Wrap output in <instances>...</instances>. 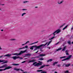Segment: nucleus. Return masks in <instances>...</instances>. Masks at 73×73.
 <instances>
[{"label":"nucleus","mask_w":73,"mask_h":73,"mask_svg":"<svg viewBox=\"0 0 73 73\" xmlns=\"http://www.w3.org/2000/svg\"><path fill=\"white\" fill-rule=\"evenodd\" d=\"M52 40H51L49 41L48 42H47L45 44H42L40 45L39 46H40L39 48H37V49H40V51L42 52L43 51L42 50V46H46V45H47V46H48L49 44H50V43L52 42Z\"/></svg>","instance_id":"nucleus-1"},{"label":"nucleus","mask_w":73,"mask_h":73,"mask_svg":"<svg viewBox=\"0 0 73 73\" xmlns=\"http://www.w3.org/2000/svg\"><path fill=\"white\" fill-rule=\"evenodd\" d=\"M5 68L4 69H0V72L1 71H3V70H7V69H9L12 68V67L11 66H8L7 67V64H5L1 66H0V68Z\"/></svg>","instance_id":"nucleus-2"},{"label":"nucleus","mask_w":73,"mask_h":73,"mask_svg":"<svg viewBox=\"0 0 73 73\" xmlns=\"http://www.w3.org/2000/svg\"><path fill=\"white\" fill-rule=\"evenodd\" d=\"M38 62L40 63H37V62H35L33 64V65H34V66H40V65H42V62H41L40 61H39Z\"/></svg>","instance_id":"nucleus-3"},{"label":"nucleus","mask_w":73,"mask_h":73,"mask_svg":"<svg viewBox=\"0 0 73 73\" xmlns=\"http://www.w3.org/2000/svg\"><path fill=\"white\" fill-rule=\"evenodd\" d=\"M27 50H25L24 51L23 50H21V52H20L19 53H16L15 54H13V55H15V56H20L22 54V53H25V52H26Z\"/></svg>","instance_id":"nucleus-4"},{"label":"nucleus","mask_w":73,"mask_h":73,"mask_svg":"<svg viewBox=\"0 0 73 73\" xmlns=\"http://www.w3.org/2000/svg\"><path fill=\"white\" fill-rule=\"evenodd\" d=\"M61 32V29H59L57 30L56 31L54 32L53 33V36H55V35L56 34H58V33H59Z\"/></svg>","instance_id":"nucleus-5"},{"label":"nucleus","mask_w":73,"mask_h":73,"mask_svg":"<svg viewBox=\"0 0 73 73\" xmlns=\"http://www.w3.org/2000/svg\"><path fill=\"white\" fill-rule=\"evenodd\" d=\"M34 47H35V49L34 50H37V48H39L40 46H37L36 45L33 46H32L30 48V49H32V50H33V48H34Z\"/></svg>","instance_id":"nucleus-6"},{"label":"nucleus","mask_w":73,"mask_h":73,"mask_svg":"<svg viewBox=\"0 0 73 73\" xmlns=\"http://www.w3.org/2000/svg\"><path fill=\"white\" fill-rule=\"evenodd\" d=\"M72 56V55H70L68 56V57H67V58L66 59H64L62 60V61H66V60H69V59H70V58Z\"/></svg>","instance_id":"nucleus-7"},{"label":"nucleus","mask_w":73,"mask_h":73,"mask_svg":"<svg viewBox=\"0 0 73 73\" xmlns=\"http://www.w3.org/2000/svg\"><path fill=\"white\" fill-rule=\"evenodd\" d=\"M11 58H13V60H15L16 59H17V58H19V56H15L11 57Z\"/></svg>","instance_id":"nucleus-8"},{"label":"nucleus","mask_w":73,"mask_h":73,"mask_svg":"<svg viewBox=\"0 0 73 73\" xmlns=\"http://www.w3.org/2000/svg\"><path fill=\"white\" fill-rule=\"evenodd\" d=\"M3 62V64H5V63H7V62H8L6 61L5 60H0V63L1 62Z\"/></svg>","instance_id":"nucleus-9"},{"label":"nucleus","mask_w":73,"mask_h":73,"mask_svg":"<svg viewBox=\"0 0 73 73\" xmlns=\"http://www.w3.org/2000/svg\"><path fill=\"white\" fill-rule=\"evenodd\" d=\"M63 2H64V1L62 0L60 1V2H58V4L59 5L61 4H62L63 3Z\"/></svg>","instance_id":"nucleus-10"},{"label":"nucleus","mask_w":73,"mask_h":73,"mask_svg":"<svg viewBox=\"0 0 73 73\" xmlns=\"http://www.w3.org/2000/svg\"><path fill=\"white\" fill-rule=\"evenodd\" d=\"M14 70H16V71H19V70H20L21 71H22V72H24V70H21V69H17L16 68H14Z\"/></svg>","instance_id":"nucleus-11"},{"label":"nucleus","mask_w":73,"mask_h":73,"mask_svg":"<svg viewBox=\"0 0 73 73\" xmlns=\"http://www.w3.org/2000/svg\"><path fill=\"white\" fill-rule=\"evenodd\" d=\"M45 66H46V65H44L43 66H40V67L39 68V69H42V68H44V67H45Z\"/></svg>","instance_id":"nucleus-12"},{"label":"nucleus","mask_w":73,"mask_h":73,"mask_svg":"<svg viewBox=\"0 0 73 73\" xmlns=\"http://www.w3.org/2000/svg\"><path fill=\"white\" fill-rule=\"evenodd\" d=\"M66 47H67V46H65L63 47L62 49V51H64L66 49Z\"/></svg>","instance_id":"nucleus-13"},{"label":"nucleus","mask_w":73,"mask_h":73,"mask_svg":"<svg viewBox=\"0 0 73 73\" xmlns=\"http://www.w3.org/2000/svg\"><path fill=\"white\" fill-rule=\"evenodd\" d=\"M11 54H7L4 56V57H10V56H11Z\"/></svg>","instance_id":"nucleus-14"},{"label":"nucleus","mask_w":73,"mask_h":73,"mask_svg":"<svg viewBox=\"0 0 73 73\" xmlns=\"http://www.w3.org/2000/svg\"><path fill=\"white\" fill-rule=\"evenodd\" d=\"M35 61H36V60H30L29 62H35Z\"/></svg>","instance_id":"nucleus-15"},{"label":"nucleus","mask_w":73,"mask_h":73,"mask_svg":"<svg viewBox=\"0 0 73 73\" xmlns=\"http://www.w3.org/2000/svg\"><path fill=\"white\" fill-rule=\"evenodd\" d=\"M68 27V25H67L66 26L64 27L62 29L63 30H65V29H66Z\"/></svg>","instance_id":"nucleus-16"},{"label":"nucleus","mask_w":73,"mask_h":73,"mask_svg":"<svg viewBox=\"0 0 73 73\" xmlns=\"http://www.w3.org/2000/svg\"><path fill=\"white\" fill-rule=\"evenodd\" d=\"M45 56V54H41L39 55V56H40V57H42V56Z\"/></svg>","instance_id":"nucleus-17"},{"label":"nucleus","mask_w":73,"mask_h":73,"mask_svg":"<svg viewBox=\"0 0 73 73\" xmlns=\"http://www.w3.org/2000/svg\"><path fill=\"white\" fill-rule=\"evenodd\" d=\"M65 25V23L63 24L62 25L60 26V28H61V27H64V25Z\"/></svg>","instance_id":"nucleus-18"},{"label":"nucleus","mask_w":73,"mask_h":73,"mask_svg":"<svg viewBox=\"0 0 73 73\" xmlns=\"http://www.w3.org/2000/svg\"><path fill=\"white\" fill-rule=\"evenodd\" d=\"M31 54H25V56H31Z\"/></svg>","instance_id":"nucleus-19"},{"label":"nucleus","mask_w":73,"mask_h":73,"mask_svg":"<svg viewBox=\"0 0 73 73\" xmlns=\"http://www.w3.org/2000/svg\"><path fill=\"white\" fill-rule=\"evenodd\" d=\"M58 62H54L53 64V65L54 66L56 64H57Z\"/></svg>","instance_id":"nucleus-20"},{"label":"nucleus","mask_w":73,"mask_h":73,"mask_svg":"<svg viewBox=\"0 0 73 73\" xmlns=\"http://www.w3.org/2000/svg\"><path fill=\"white\" fill-rule=\"evenodd\" d=\"M26 14H27V13H22V17L24 16V15H26Z\"/></svg>","instance_id":"nucleus-21"},{"label":"nucleus","mask_w":73,"mask_h":73,"mask_svg":"<svg viewBox=\"0 0 73 73\" xmlns=\"http://www.w3.org/2000/svg\"><path fill=\"white\" fill-rule=\"evenodd\" d=\"M61 49H62L61 48H58V49H56V51H59V50H60Z\"/></svg>","instance_id":"nucleus-22"},{"label":"nucleus","mask_w":73,"mask_h":73,"mask_svg":"<svg viewBox=\"0 0 73 73\" xmlns=\"http://www.w3.org/2000/svg\"><path fill=\"white\" fill-rule=\"evenodd\" d=\"M12 65H15V66H18L19 65V64H13Z\"/></svg>","instance_id":"nucleus-23"},{"label":"nucleus","mask_w":73,"mask_h":73,"mask_svg":"<svg viewBox=\"0 0 73 73\" xmlns=\"http://www.w3.org/2000/svg\"><path fill=\"white\" fill-rule=\"evenodd\" d=\"M28 42H29V41H27L25 44H22V45L23 46V45H25V44H27V43H28Z\"/></svg>","instance_id":"nucleus-24"},{"label":"nucleus","mask_w":73,"mask_h":73,"mask_svg":"<svg viewBox=\"0 0 73 73\" xmlns=\"http://www.w3.org/2000/svg\"><path fill=\"white\" fill-rule=\"evenodd\" d=\"M70 64H68L66 65L65 66L66 67H68V66H70Z\"/></svg>","instance_id":"nucleus-25"},{"label":"nucleus","mask_w":73,"mask_h":73,"mask_svg":"<svg viewBox=\"0 0 73 73\" xmlns=\"http://www.w3.org/2000/svg\"><path fill=\"white\" fill-rule=\"evenodd\" d=\"M60 41H64V39H63V38H61L60 39Z\"/></svg>","instance_id":"nucleus-26"},{"label":"nucleus","mask_w":73,"mask_h":73,"mask_svg":"<svg viewBox=\"0 0 73 73\" xmlns=\"http://www.w3.org/2000/svg\"><path fill=\"white\" fill-rule=\"evenodd\" d=\"M38 42V41H37V42H34V43L31 44H30V45H32V44H36V43H37Z\"/></svg>","instance_id":"nucleus-27"},{"label":"nucleus","mask_w":73,"mask_h":73,"mask_svg":"<svg viewBox=\"0 0 73 73\" xmlns=\"http://www.w3.org/2000/svg\"><path fill=\"white\" fill-rule=\"evenodd\" d=\"M42 70H37V72H41V71H42Z\"/></svg>","instance_id":"nucleus-28"},{"label":"nucleus","mask_w":73,"mask_h":73,"mask_svg":"<svg viewBox=\"0 0 73 73\" xmlns=\"http://www.w3.org/2000/svg\"><path fill=\"white\" fill-rule=\"evenodd\" d=\"M29 2V1H24L23 2V3H28Z\"/></svg>","instance_id":"nucleus-29"},{"label":"nucleus","mask_w":73,"mask_h":73,"mask_svg":"<svg viewBox=\"0 0 73 73\" xmlns=\"http://www.w3.org/2000/svg\"><path fill=\"white\" fill-rule=\"evenodd\" d=\"M57 66H58V67H61V64H59L57 65Z\"/></svg>","instance_id":"nucleus-30"},{"label":"nucleus","mask_w":73,"mask_h":73,"mask_svg":"<svg viewBox=\"0 0 73 73\" xmlns=\"http://www.w3.org/2000/svg\"><path fill=\"white\" fill-rule=\"evenodd\" d=\"M64 73H69V71L66 70V71H65L64 72Z\"/></svg>","instance_id":"nucleus-31"},{"label":"nucleus","mask_w":73,"mask_h":73,"mask_svg":"<svg viewBox=\"0 0 73 73\" xmlns=\"http://www.w3.org/2000/svg\"><path fill=\"white\" fill-rule=\"evenodd\" d=\"M10 40L11 41H14L16 40V39H10Z\"/></svg>","instance_id":"nucleus-32"},{"label":"nucleus","mask_w":73,"mask_h":73,"mask_svg":"<svg viewBox=\"0 0 73 73\" xmlns=\"http://www.w3.org/2000/svg\"><path fill=\"white\" fill-rule=\"evenodd\" d=\"M22 11H27V9H22Z\"/></svg>","instance_id":"nucleus-33"},{"label":"nucleus","mask_w":73,"mask_h":73,"mask_svg":"<svg viewBox=\"0 0 73 73\" xmlns=\"http://www.w3.org/2000/svg\"><path fill=\"white\" fill-rule=\"evenodd\" d=\"M47 72L46 71H42L41 73H46Z\"/></svg>","instance_id":"nucleus-34"},{"label":"nucleus","mask_w":73,"mask_h":73,"mask_svg":"<svg viewBox=\"0 0 73 73\" xmlns=\"http://www.w3.org/2000/svg\"><path fill=\"white\" fill-rule=\"evenodd\" d=\"M39 60H44V58H39Z\"/></svg>","instance_id":"nucleus-35"},{"label":"nucleus","mask_w":73,"mask_h":73,"mask_svg":"<svg viewBox=\"0 0 73 73\" xmlns=\"http://www.w3.org/2000/svg\"><path fill=\"white\" fill-rule=\"evenodd\" d=\"M68 43L69 44V45H70L71 43L70 42V41H68Z\"/></svg>","instance_id":"nucleus-36"},{"label":"nucleus","mask_w":73,"mask_h":73,"mask_svg":"<svg viewBox=\"0 0 73 73\" xmlns=\"http://www.w3.org/2000/svg\"><path fill=\"white\" fill-rule=\"evenodd\" d=\"M65 57H66V56H63V57H61L60 58L61 59V58H65Z\"/></svg>","instance_id":"nucleus-37"},{"label":"nucleus","mask_w":73,"mask_h":73,"mask_svg":"<svg viewBox=\"0 0 73 73\" xmlns=\"http://www.w3.org/2000/svg\"><path fill=\"white\" fill-rule=\"evenodd\" d=\"M25 48V47H23L22 48H21L19 49V50H20V49H24Z\"/></svg>","instance_id":"nucleus-38"},{"label":"nucleus","mask_w":73,"mask_h":73,"mask_svg":"<svg viewBox=\"0 0 73 73\" xmlns=\"http://www.w3.org/2000/svg\"><path fill=\"white\" fill-rule=\"evenodd\" d=\"M49 60L50 61V62H51V61H52L53 60V59H50Z\"/></svg>","instance_id":"nucleus-39"},{"label":"nucleus","mask_w":73,"mask_h":73,"mask_svg":"<svg viewBox=\"0 0 73 73\" xmlns=\"http://www.w3.org/2000/svg\"><path fill=\"white\" fill-rule=\"evenodd\" d=\"M55 38V36H53L51 38V40H52V39H53V38Z\"/></svg>","instance_id":"nucleus-40"},{"label":"nucleus","mask_w":73,"mask_h":73,"mask_svg":"<svg viewBox=\"0 0 73 73\" xmlns=\"http://www.w3.org/2000/svg\"><path fill=\"white\" fill-rule=\"evenodd\" d=\"M19 58L20 60H22V59H23V58H20V57L19 56V58Z\"/></svg>","instance_id":"nucleus-41"},{"label":"nucleus","mask_w":73,"mask_h":73,"mask_svg":"<svg viewBox=\"0 0 73 73\" xmlns=\"http://www.w3.org/2000/svg\"><path fill=\"white\" fill-rule=\"evenodd\" d=\"M25 48H28V46H25Z\"/></svg>","instance_id":"nucleus-42"},{"label":"nucleus","mask_w":73,"mask_h":73,"mask_svg":"<svg viewBox=\"0 0 73 73\" xmlns=\"http://www.w3.org/2000/svg\"><path fill=\"white\" fill-rule=\"evenodd\" d=\"M25 62H26V61H25L23 62H22L21 63H24Z\"/></svg>","instance_id":"nucleus-43"},{"label":"nucleus","mask_w":73,"mask_h":73,"mask_svg":"<svg viewBox=\"0 0 73 73\" xmlns=\"http://www.w3.org/2000/svg\"><path fill=\"white\" fill-rule=\"evenodd\" d=\"M66 55H69V54L68 52H66Z\"/></svg>","instance_id":"nucleus-44"},{"label":"nucleus","mask_w":73,"mask_h":73,"mask_svg":"<svg viewBox=\"0 0 73 73\" xmlns=\"http://www.w3.org/2000/svg\"><path fill=\"white\" fill-rule=\"evenodd\" d=\"M68 52H69V51H68V50H66V53H68Z\"/></svg>","instance_id":"nucleus-45"},{"label":"nucleus","mask_w":73,"mask_h":73,"mask_svg":"<svg viewBox=\"0 0 73 73\" xmlns=\"http://www.w3.org/2000/svg\"><path fill=\"white\" fill-rule=\"evenodd\" d=\"M58 43H59V42H58V43H57L55 44V45H58Z\"/></svg>","instance_id":"nucleus-46"},{"label":"nucleus","mask_w":73,"mask_h":73,"mask_svg":"<svg viewBox=\"0 0 73 73\" xmlns=\"http://www.w3.org/2000/svg\"><path fill=\"white\" fill-rule=\"evenodd\" d=\"M0 50H2V48H1V46H0Z\"/></svg>","instance_id":"nucleus-47"},{"label":"nucleus","mask_w":73,"mask_h":73,"mask_svg":"<svg viewBox=\"0 0 73 73\" xmlns=\"http://www.w3.org/2000/svg\"><path fill=\"white\" fill-rule=\"evenodd\" d=\"M49 61H50L49 60H48L47 61V62H49Z\"/></svg>","instance_id":"nucleus-48"},{"label":"nucleus","mask_w":73,"mask_h":73,"mask_svg":"<svg viewBox=\"0 0 73 73\" xmlns=\"http://www.w3.org/2000/svg\"><path fill=\"white\" fill-rule=\"evenodd\" d=\"M4 5V4H1L0 5Z\"/></svg>","instance_id":"nucleus-49"},{"label":"nucleus","mask_w":73,"mask_h":73,"mask_svg":"<svg viewBox=\"0 0 73 73\" xmlns=\"http://www.w3.org/2000/svg\"><path fill=\"white\" fill-rule=\"evenodd\" d=\"M38 50L35 53H38Z\"/></svg>","instance_id":"nucleus-50"},{"label":"nucleus","mask_w":73,"mask_h":73,"mask_svg":"<svg viewBox=\"0 0 73 73\" xmlns=\"http://www.w3.org/2000/svg\"><path fill=\"white\" fill-rule=\"evenodd\" d=\"M3 57V56H0V58H1V57Z\"/></svg>","instance_id":"nucleus-51"},{"label":"nucleus","mask_w":73,"mask_h":73,"mask_svg":"<svg viewBox=\"0 0 73 73\" xmlns=\"http://www.w3.org/2000/svg\"><path fill=\"white\" fill-rule=\"evenodd\" d=\"M0 11H2V9L1 8H0Z\"/></svg>","instance_id":"nucleus-52"},{"label":"nucleus","mask_w":73,"mask_h":73,"mask_svg":"<svg viewBox=\"0 0 73 73\" xmlns=\"http://www.w3.org/2000/svg\"><path fill=\"white\" fill-rule=\"evenodd\" d=\"M47 48H48L49 49H50V47H48Z\"/></svg>","instance_id":"nucleus-53"},{"label":"nucleus","mask_w":73,"mask_h":73,"mask_svg":"<svg viewBox=\"0 0 73 73\" xmlns=\"http://www.w3.org/2000/svg\"><path fill=\"white\" fill-rule=\"evenodd\" d=\"M49 66V65H46V66Z\"/></svg>","instance_id":"nucleus-54"},{"label":"nucleus","mask_w":73,"mask_h":73,"mask_svg":"<svg viewBox=\"0 0 73 73\" xmlns=\"http://www.w3.org/2000/svg\"><path fill=\"white\" fill-rule=\"evenodd\" d=\"M37 58H40V56H37Z\"/></svg>","instance_id":"nucleus-55"},{"label":"nucleus","mask_w":73,"mask_h":73,"mask_svg":"<svg viewBox=\"0 0 73 73\" xmlns=\"http://www.w3.org/2000/svg\"><path fill=\"white\" fill-rule=\"evenodd\" d=\"M27 73V72H23V73Z\"/></svg>","instance_id":"nucleus-56"},{"label":"nucleus","mask_w":73,"mask_h":73,"mask_svg":"<svg viewBox=\"0 0 73 73\" xmlns=\"http://www.w3.org/2000/svg\"><path fill=\"white\" fill-rule=\"evenodd\" d=\"M71 30H72H72H73V28H71Z\"/></svg>","instance_id":"nucleus-57"},{"label":"nucleus","mask_w":73,"mask_h":73,"mask_svg":"<svg viewBox=\"0 0 73 73\" xmlns=\"http://www.w3.org/2000/svg\"><path fill=\"white\" fill-rule=\"evenodd\" d=\"M1 31H2V32H3V30H1Z\"/></svg>","instance_id":"nucleus-58"},{"label":"nucleus","mask_w":73,"mask_h":73,"mask_svg":"<svg viewBox=\"0 0 73 73\" xmlns=\"http://www.w3.org/2000/svg\"><path fill=\"white\" fill-rule=\"evenodd\" d=\"M62 46H64V44L62 45Z\"/></svg>","instance_id":"nucleus-59"},{"label":"nucleus","mask_w":73,"mask_h":73,"mask_svg":"<svg viewBox=\"0 0 73 73\" xmlns=\"http://www.w3.org/2000/svg\"><path fill=\"white\" fill-rule=\"evenodd\" d=\"M72 44H73V42H72Z\"/></svg>","instance_id":"nucleus-60"},{"label":"nucleus","mask_w":73,"mask_h":73,"mask_svg":"<svg viewBox=\"0 0 73 73\" xmlns=\"http://www.w3.org/2000/svg\"><path fill=\"white\" fill-rule=\"evenodd\" d=\"M37 7H35V8H37Z\"/></svg>","instance_id":"nucleus-61"}]
</instances>
